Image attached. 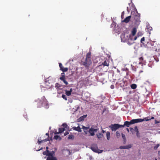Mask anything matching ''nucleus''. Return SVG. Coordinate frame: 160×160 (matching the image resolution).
<instances>
[{
  "label": "nucleus",
  "instance_id": "nucleus-1",
  "mask_svg": "<svg viewBox=\"0 0 160 160\" xmlns=\"http://www.w3.org/2000/svg\"><path fill=\"white\" fill-rule=\"evenodd\" d=\"M150 50L155 51L158 52L159 55L160 54V45L158 44L156 42H150L147 43V44L144 45Z\"/></svg>",
  "mask_w": 160,
  "mask_h": 160
},
{
  "label": "nucleus",
  "instance_id": "nucleus-2",
  "mask_svg": "<svg viewBox=\"0 0 160 160\" xmlns=\"http://www.w3.org/2000/svg\"><path fill=\"white\" fill-rule=\"evenodd\" d=\"M37 102V107L40 108L43 106L46 108H48L49 107V104L48 101L44 96L42 97L41 99H38L36 101Z\"/></svg>",
  "mask_w": 160,
  "mask_h": 160
},
{
  "label": "nucleus",
  "instance_id": "nucleus-3",
  "mask_svg": "<svg viewBox=\"0 0 160 160\" xmlns=\"http://www.w3.org/2000/svg\"><path fill=\"white\" fill-rule=\"evenodd\" d=\"M92 63L91 60V53L88 52L85 61L83 63V65L85 68H88Z\"/></svg>",
  "mask_w": 160,
  "mask_h": 160
},
{
  "label": "nucleus",
  "instance_id": "nucleus-4",
  "mask_svg": "<svg viewBox=\"0 0 160 160\" xmlns=\"http://www.w3.org/2000/svg\"><path fill=\"white\" fill-rule=\"evenodd\" d=\"M137 29L135 28H133L132 32L131 34L130 35V39L131 40H135L137 38V36H136L134 37V38H133V37L135 36L137 32Z\"/></svg>",
  "mask_w": 160,
  "mask_h": 160
},
{
  "label": "nucleus",
  "instance_id": "nucleus-5",
  "mask_svg": "<svg viewBox=\"0 0 160 160\" xmlns=\"http://www.w3.org/2000/svg\"><path fill=\"white\" fill-rule=\"evenodd\" d=\"M91 148L92 151L98 153H101L102 152L103 150L98 149V148L96 144L92 145L91 147Z\"/></svg>",
  "mask_w": 160,
  "mask_h": 160
},
{
  "label": "nucleus",
  "instance_id": "nucleus-6",
  "mask_svg": "<svg viewBox=\"0 0 160 160\" xmlns=\"http://www.w3.org/2000/svg\"><path fill=\"white\" fill-rule=\"evenodd\" d=\"M43 154L48 156V157H55V152L53 151L50 152L49 150H46V151L43 152Z\"/></svg>",
  "mask_w": 160,
  "mask_h": 160
},
{
  "label": "nucleus",
  "instance_id": "nucleus-7",
  "mask_svg": "<svg viewBox=\"0 0 160 160\" xmlns=\"http://www.w3.org/2000/svg\"><path fill=\"white\" fill-rule=\"evenodd\" d=\"M51 82V80L48 79V78L46 79L45 81V88H50L52 86Z\"/></svg>",
  "mask_w": 160,
  "mask_h": 160
},
{
  "label": "nucleus",
  "instance_id": "nucleus-8",
  "mask_svg": "<svg viewBox=\"0 0 160 160\" xmlns=\"http://www.w3.org/2000/svg\"><path fill=\"white\" fill-rule=\"evenodd\" d=\"M119 124H111L109 127L110 128L112 131H116L119 128Z\"/></svg>",
  "mask_w": 160,
  "mask_h": 160
},
{
  "label": "nucleus",
  "instance_id": "nucleus-9",
  "mask_svg": "<svg viewBox=\"0 0 160 160\" xmlns=\"http://www.w3.org/2000/svg\"><path fill=\"white\" fill-rule=\"evenodd\" d=\"M98 130V128H94L92 127L89 129V132L90 133V135L93 136L95 135L94 132H96Z\"/></svg>",
  "mask_w": 160,
  "mask_h": 160
},
{
  "label": "nucleus",
  "instance_id": "nucleus-10",
  "mask_svg": "<svg viewBox=\"0 0 160 160\" xmlns=\"http://www.w3.org/2000/svg\"><path fill=\"white\" fill-rule=\"evenodd\" d=\"M142 122H143V120H142L141 118L133 119L131 120V122L132 124Z\"/></svg>",
  "mask_w": 160,
  "mask_h": 160
},
{
  "label": "nucleus",
  "instance_id": "nucleus-11",
  "mask_svg": "<svg viewBox=\"0 0 160 160\" xmlns=\"http://www.w3.org/2000/svg\"><path fill=\"white\" fill-rule=\"evenodd\" d=\"M59 67L60 68V69L63 72H67L68 70V68L63 67L61 63H59Z\"/></svg>",
  "mask_w": 160,
  "mask_h": 160
},
{
  "label": "nucleus",
  "instance_id": "nucleus-12",
  "mask_svg": "<svg viewBox=\"0 0 160 160\" xmlns=\"http://www.w3.org/2000/svg\"><path fill=\"white\" fill-rule=\"evenodd\" d=\"M132 146L130 144L124 146H121L119 148L121 149H128L131 148Z\"/></svg>",
  "mask_w": 160,
  "mask_h": 160
},
{
  "label": "nucleus",
  "instance_id": "nucleus-13",
  "mask_svg": "<svg viewBox=\"0 0 160 160\" xmlns=\"http://www.w3.org/2000/svg\"><path fill=\"white\" fill-rule=\"evenodd\" d=\"M136 14H137V15L136 14V15H135V16L134 17V19L135 20L136 22H138L139 20L140 19V14L138 13L137 11L136 12Z\"/></svg>",
  "mask_w": 160,
  "mask_h": 160
},
{
  "label": "nucleus",
  "instance_id": "nucleus-14",
  "mask_svg": "<svg viewBox=\"0 0 160 160\" xmlns=\"http://www.w3.org/2000/svg\"><path fill=\"white\" fill-rule=\"evenodd\" d=\"M131 17V16H130L128 17H127L125 19H124L123 21H122V22H125L126 23H128L130 21Z\"/></svg>",
  "mask_w": 160,
  "mask_h": 160
},
{
  "label": "nucleus",
  "instance_id": "nucleus-15",
  "mask_svg": "<svg viewBox=\"0 0 160 160\" xmlns=\"http://www.w3.org/2000/svg\"><path fill=\"white\" fill-rule=\"evenodd\" d=\"M72 128L73 130L77 131L79 132H82L81 128L79 126H78L77 127H74Z\"/></svg>",
  "mask_w": 160,
  "mask_h": 160
},
{
  "label": "nucleus",
  "instance_id": "nucleus-16",
  "mask_svg": "<svg viewBox=\"0 0 160 160\" xmlns=\"http://www.w3.org/2000/svg\"><path fill=\"white\" fill-rule=\"evenodd\" d=\"M134 130L136 132V134L137 135V136L138 137H140V135H139V133L138 130V128L137 127V126H136L134 127Z\"/></svg>",
  "mask_w": 160,
  "mask_h": 160
},
{
  "label": "nucleus",
  "instance_id": "nucleus-17",
  "mask_svg": "<svg viewBox=\"0 0 160 160\" xmlns=\"http://www.w3.org/2000/svg\"><path fill=\"white\" fill-rule=\"evenodd\" d=\"M131 124H132L131 121L130 122L126 121L124 122V125L127 127H129Z\"/></svg>",
  "mask_w": 160,
  "mask_h": 160
},
{
  "label": "nucleus",
  "instance_id": "nucleus-18",
  "mask_svg": "<svg viewBox=\"0 0 160 160\" xmlns=\"http://www.w3.org/2000/svg\"><path fill=\"white\" fill-rule=\"evenodd\" d=\"M46 160H58L56 157H47Z\"/></svg>",
  "mask_w": 160,
  "mask_h": 160
},
{
  "label": "nucleus",
  "instance_id": "nucleus-19",
  "mask_svg": "<svg viewBox=\"0 0 160 160\" xmlns=\"http://www.w3.org/2000/svg\"><path fill=\"white\" fill-rule=\"evenodd\" d=\"M106 136L107 139L108 140H109L110 138V133L109 132H107Z\"/></svg>",
  "mask_w": 160,
  "mask_h": 160
},
{
  "label": "nucleus",
  "instance_id": "nucleus-20",
  "mask_svg": "<svg viewBox=\"0 0 160 160\" xmlns=\"http://www.w3.org/2000/svg\"><path fill=\"white\" fill-rule=\"evenodd\" d=\"M102 65L104 66H109V63L108 61L105 60L102 63Z\"/></svg>",
  "mask_w": 160,
  "mask_h": 160
},
{
  "label": "nucleus",
  "instance_id": "nucleus-21",
  "mask_svg": "<svg viewBox=\"0 0 160 160\" xmlns=\"http://www.w3.org/2000/svg\"><path fill=\"white\" fill-rule=\"evenodd\" d=\"M47 141H49V140L48 139H47V138H46L44 140H41V141H40L39 140H38V143L39 144H40L41 143L46 142Z\"/></svg>",
  "mask_w": 160,
  "mask_h": 160
},
{
  "label": "nucleus",
  "instance_id": "nucleus-22",
  "mask_svg": "<svg viewBox=\"0 0 160 160\" xmlns=\"http://www.w3.org/2000/svg\"><path fill=\"white\" fill-rule=\"evenodd\" d=\"M103 135L102 133H99L97 134V138L99 139L102 138L103 137Z\"/></svg>",
  "mask_w": 160,
  "mask_h": 160
},
{
  "label": "nucleus",
  "instance_id": "nucleus-23",
  "mask_svg": "<svg viewBox=\"0 0 160 160\" xmlns=\"http://www.w3.org/2000/svg\"><path fill=\"white\" fill-rule=\"evenodd\" d=\"M65 130V128H60L59 129V132L60 133L62 132Z\"/></svg>",
  "mask_w": 160,
  "mask_h": 160
},
{
  "label": "nucleus",
  "instance_id": "nucleus-24",
  "mask_svg": "<svg viewBox=\"0 0 160 160\" xmlns=\"http://www.w3.org/2000/svg\"><path fill=\"white\" fill-rule=\"evenodd\" d=\"M139 59L140 61L139 63V64L141 65L142 66H143V63L142 62V61L143 60V57H140L139 58Z\"/></svg>",
  "mask_w": 160,
  "mask_h": 160
},
{
  "label": "nucleus",
  "instance_id": "nucleus-25",
  "mask_svg": "<svg viewBox=\"0 0 160 160\" xmlns=\"http://www.w3.org/2000/svg\"><path fill=\"white\" fill-rule=\"evenodd\" d=\"M61 80L63 81V82L66 84V85H67L68 84V82L66 80L65 78H61L60 79Z\"/></svg>",
  "mask_w": 160,
  "mask_h": 160
},
{
  "label": "nucleus",
  "instance_id": "nucleus-26",
  "mask_svg": "<svg viewBox=\"0 0 160 160\" xmlns=\"http://www.w3.org/2000/svg\"><path fill=\"white\" fill-rule=\"evenodd\" d=\"M87 116V115H85L80 117L79 118L80 121H82Z\"/></svg>",
  "mask_w": 160,
  "mask_h": 160
},
{
  "label": "nucleus",
  "instance_id": "nucleus-27",
  "mask_svg": "<svg viewBox=\"0 0 160 160\" xmlns=\"http://www.w3.org/2000/svg\"><path fill=\"white\" fill-rule=\"evenodd\" d=\"M131 87L132 89H134L136 88L137 85L135 84H133L131 85Z\"/></svg>",
  "mask_w": 160,
  "mask_h": 160
},
{
  "label": "nucleus",
  "instance_id": "nucleus-28",
  "mask_svg": "<svg viewBox=\"0 0 160 160\" xmlns=\"http://www.w3.org/2000/svg\"><path fill=\"white\" fill-rule=\"evenodd\" d=\"M65 93L67 96H69L71 95V92H69V91L68 90H65Z\"/></svg>",
  "mask_w": 160,
  "mask_h": 160
},
{
  "label": "nucleus",
  "instance_id": "nucleus-29",
  "mask_svg": "<svg viewBox=\"0 0 160 160\" xmlns=\"http://www.w3.org/2000/svg\"><path fill=\"white\" fill-rule=\"evenodd\" d=\"M74 138V136L72 135H69L68 137V139H73Z\"/></svg>",
  "mask_w": 160,
  "mask_h": 160
},
{
  "label": "nucleus",
  "instance_id": "nucleus-30",
  "mask_svg": "<svg viewBox=\"0 0 160 160\" xmlns=\"http://www.w3.org/2000/svg\"><path fill=\"white\" fill-rule=\"evenodd\" d=\"M89 128L88 127H86L83 126H82V129H83L84 130V132L85 133H86V130H87Z\"/></svg>",
  "mask_w": 160,
  "mask_h": 160
},
{
  "label": "nucleus",
  "instance_id": "nucleus-31",
  "mask_svg": "<svg viewBox=\"0 0 160 160\" xmlns=\"http://www.w3.org/2000/svg\"><path fill=\"white\" fill-rule=\"evenodd\" d=\"M141 119L143 120V121H148L151 120V119L149 118L148 117H146L143 119Z\"/></svg>",
  "mask_w": 160,
  "mask_h": 160
},
{
  "label": "nucleus",
  "instance_id": "nucleus-32",
  "mask_svg": "<svg viewBox=\"0 0 160 160\" xmlns=\"http://www.w3.org/2000/svg\"><path fill=\"white\" fill-rule=\"evenodd\" d=\"M54 139L56 140H57L58 139H59L60 140H61V138L58 135H55L54 136Z\"/></svg>",
  "mask_w": 160,
  "mask_h": 160
},
{
  "label": "nucleus",
  "instance_id": "nucleus-33",
  "mask_svg": "<svg viewBox=\"0 0 160 160\" xmlns=\"http://www.w3.org/2000/svg\"><path fill=\"white\" fill-rule=\"evenodd\" d=\"M153 65V62L152 61H150L149 63L148 64V66L150 67H152V66Z\"/></svg>",
  "mask_w": 160,
  "mask_h": 160
},
{
  "label": "nucleus",
  "instance_id": "nucleus-34",
  "mask_svg": "<svg viewBox=\"0 0 160 160\" xmlns=\"http://www.w3.org/2000/svg\"><path fill=\"white\" fill-rule=\"evenodd\" d=\"M61 77L60 78H60H63V79L65 78V74L64 73V72L61 73Z\"/></svg>",
  "mask_w": 160,
  "mask_h": 160
},
{
  "label": "nucleus",
  "instance_id": "nucleus-35",
  "mask_svg": "<svg viewBox=\"0 0 160 160\" xmlns=\"http://www.w3.org/2000/svg\"><path fill=\"white\" fill-rule=\"evenodd\" d=\"M122 136L123 140L124 141V142H125L126 141V138L125 135L123 133H122Z\"/></svg>",
  "mask_w": 160,
  "mask_h": 160
},
{
  "label": "nucleus",
  "instance_id": "nucleus-36",
  "mask_svg": "<svg viewBox=\"0 0 160 160\" xmlns=\"http://www.w3.org/2000/svg\"><path fill=\"white\" fill-rule=\"evenodd\" d=\"M116 135L117 138H118L119 137L120 134L118 131H117L116 132Z\"/></svg>",
  "mask_w": 160,
  "mask_h": 160
},
{
  "label": "nucleus",
  "instance_id": "nucleus-37",
  "mask_svg": "<svg viewBox=\"0 0 160 160\" xmlns=\"http://www.w3.org/2000/svg\"><path fill=\"white\" fill-rule=\"evenodd\" d=\"M145 41V38L144 37H143L141 39V42L144 45V43H143V42Z\"/></svg>",
  "mask_w": 160,
  "mask_h": 160
},
{
  "label": "nucleus",
  "instance_id": "nucleus-38",
  "mask_svg": "<svg viewBox=\"0 0 160 160\" xmlns=\"http://www.w3.org/2000/svg\"><path fill=\"white\" fill-rule=\"evenodd\" d=\"M62 97L65 100H67V97L65 95L63 94L62 95Z\"/></svg>",
  "mask_w": 160,
  "mask_h": 160
},
{
  "label": "nucleus",
  "instance_id": "nucleus-39",
  "mask_svg": "<svg viewBox=\"0 0 160 160\" xmlns=\"http://www.w3.org/2000/svg\"><path fill=\"white\" fill-rule=\"evenodd\" d=\"M62 126L63 127V128H65H65H67L68 127V125H67V124L64 123L62 124Z\"/></svg>",
  "mask_w": 160,
  "mask_h": 160
},
{
  "label": "nucleus",
  "instance_id": "nucleus-40",
  "mask_svg": "<svg viewBox=\"0 0 160 160\" xmlns=\"http://www.w3.org/2000/svg\"><path fill=\"white\" fill-rule=\"evenodd\" d=\"M131 67L132 70L134 71H136V67H135L134 66H133L132 65H131Z\"/></svg>",
  "mask_w": 160,
  "mask_h": 160
},
{
  "label": "nucleus",
  "instance_id": "nucleus-41",
  "mask_svg": "<svg viewBox=\"0 0 160 160\" xmlns=\"http://www.w3.org/2000/svg\"><path fill=\"white\" fill-rule=\"evenodd\" d=\"M159 144H157V145L155 146L154 147V149L155 150H156L159 147Z\"/></svg>",
  "mask_w": 160,
  "mask_h": 160
},
{
  "label": "nucleus",
  "instance_id": "nucleus-42",
  "mask_svg": "<svg viewBox=\"0 0 160 160\" xmlns=\"http://www.w3.org/2000/svg\"><path fill=\"white\" fill-rule=\"evenodd\" d=\"M130 129L131 131L132 132V133L133 134L134 131V129H133V128H130Z\"/></svg>",
  "mask_w": 160,
  "mask_h": 160
},
{
  "label": "nucleus",
  "instance_id": "nucleus-43",
  "mask_svg": "<svg viewBox=\"0 0 160 160\" xmlns=\"http://www.w3.org/2000/svg\"><path fill=\"white\" fill-rule=\"evenodd\" d=\"M69 134V132L68 131H66L64 133V136H66L68 134Z\"/></svg>",
  "mask_w": 160,
  "mask_h": 160
},
{
  "label": "nucleus",
  "instance_id": "nucleus-44",
  "mask_svg": "<svg viewBox=\"0 0 160 160\" xmlns=\"http://www.w3.org/2000/svg\"><path fill=\"white\" fill-rule=\"evenodd\" d=\"M125 126L124 125H124H120L119 124V128H121V127H124Z\"/></svg>",
  "mask_w": 160,
  "mask_h": 160
},
{
  "label": "nucleus",
  "instance_id": "nucleus-45",
  "mask_svg": "<svg viewBox=\"0 0 160 160\" xmlns=\"http://www.w3.org/2000/svg\"><path fill=\"white\" fill-rule=\"evenodd\" d=\"M110 88L111 89H113L114 88V86L113 85H112L111 86Z\"/></svg>",
  "mask_w": 160,
  "mask_h": 160
},
{
  "label": "nucleus",
  "instance_id": "nucleus-46",
  "mask_svg": "<svg viewBox=\"0 0 160 160\" xmlns=\"http://www.w3.org/2000/svg\"><path fill=\"white\" fill-rule=\"evenodd\" d=\"M154 59L156 61V62H158V58H156L154 57Z\"/></svg>",
  "mask_w": 160,
  "mask_h": 160
},
{
  "label": "nucleus",
  "instance_id": "nucleus-47",
  "mask_svg": "<svg viewBox=\"0 0 160 160\" xmlns=\"http://www.w3.org/2000/svg\"><path fill=\"white\" fill-rule=\"evenodd\" d=\"M160 122L158 121H157V120H155V123H158Z\"/></svg>",
  "mask_w": 160,
  "mask_h": 160
},
{
  "label": "nucleus",
  "instance_id": "nucleus-48",
  "mask_svg": "<svg viewBox=\"0 0 160 160\" xmlns=\"http://www.w3.org/2000/svg\"><path fill=\"white\" fill-rule=\"evenodd\" d=\"M105 132V131H104V130H102V133H104Z\"/></svg>",
  "mask_w": 160,
  "mask_h": 160
},
{
  "label": "nucleus",
  "instance_id": "nucleus-49",
  "mask_svg": "<svg viewBox=\"0 0 160 160\" xmlns=\"http://www.w3.org/2000/svg\"><path fill=\"white\" fill-rule=\"evenodd\" d=\"M124 13V12H122V15H121V17H122V16H123V15Z\"/></svg>",
  "mask_w": 160,
  "mask_h": 160
},
{
  "label": "nucleus",
  "instance_id": "nucleus-50",
  "mask_svg": "<svg viewBox=\"0 0 160 160\" xmlns=\"http://www.w3.org/2000/svg\"><path fill=\"white\" fill-rule=\"evenodd\" d=\"M69 92H71V93H72V88H71L70 89V90L69 91Z\"/></svg>",
  "mask_w": 160,
  "mask_h": 160
},
{
  "label": "nucleus",
  "instance_id": "nucleus-51",
  "mask_svg": "<svg viewBox=\"0 0 160 160\" xmlns=\"http://www.w3.org/2000/svg\"><path fill=\"white\" fill-rule=\"evenodd\" d=\"M59 133V132H55L54 134H58Z\"/></svg>",
  "mask_w": 160,
  "mask_h": 160
},
{
  "label": "nucleus",
  "instance_id": "nucleus-52",
  "mask_svg": "<svg viewBox=\"0 0 160 160\" xmlns=\"http://www.w3.org/2000/svg\"><path fill=\"white\" fill-rule=\"evenodd\" d=\"M126 130H127V131L128 132H129V129H128V128H126Z\"/></svg>",
  "mask_w": 160,
  "mask_h": 160
},
{
  "label": "nucleus",
  "instance_id": "nucleus-53",
  "mask_svg": "<svg viewBox=\"0 0 160 160\" xmlns=\"http://www.w3.org/2000/svg\"><path fill=\"white\" fill-rule=\"evenodd\" d=\"M143 72V71L142 70H140L139 71V73H141V72Z\"/></svg>",
  "mask_w": 160,
  "mask_h": 160
},
{
  "label": "nucleus",
  "instance_id": "nucleus-54",
  "mask_svg": "<svg viewBox=\"0 0 160 160\" xmlns=\"http://www.w3.org/2000/svg\"><path fill=\"white\" fill-rule=\"evenodd\" d=\"M154 117H151V118L150 119H151H151H154Z\"/></svg>",
  "mask_w": 160,
  "mask_h": 160
},
{
  "label": "nucleus",
  "instance_id": "nucleus-55",
  "mask_svg": "<svg viewBox=\"0 0 160 160\" xmlns=\"http://www.w3.org/2000/svg\"><path fill=\"white\" fill-rule=\"evenodd\" d=\"M46 135L49 137V134L48 133H46Z\"/></svg>",
  "mask_w": 160,
  "mask_h": 160
},
{
  "label": "nucleus",
  "instance_id": "nucleus-56",
  "mask_svg": "<svg viewBox=\"0 0 160 160\" xmlns=\"http://www.w3.org/2000/svg\"><path fill=\"white\" fill-rule=\"evenodd\" d=\"M158 154L160 156V151L158 152Z\"/></svg>",
  "mask_w": 160,
  "mask_h": 160
},
{
  "label": "nucleus",
  "instance_id": "nucleus-57",
  "mask_svg": "<svg viewBox=\"0 0 160 160\" xmlns=\"http://www.w3.org/2000/svg\"><path fill=\"white\" fill-rule=\"evenodd\" d=\"M46 148L47 150H48V147H47Z\"/></svg>",
  "mask_w": 160,
  "mask_h": 160
},
{
  "label": "nucleus",
  "instance_id": "nucleus-58",
  "mask_svg": "<svg viewBox=\"0 0 160 160\" xmlns=\"http://www.w3.org/2000/svg\"><path fill=\"white\" fill-rule=\"evenodd\" d=\"M139 33H138V35H137V36H138V37L139 36Z\"/></svg>",
  "mask_w": 160,
  "mask_h": 160
},
{
  "label": "nucleus",
  "instance_id": "nucleus-59",
  "mask_svg": "<svg viewBox=\"0 0 160 160\" xmlns=\"http://www.w3.org/2000/svg\"><path fill=\"white\" fill-rule=\"evenodd\" d=\"M128 44H129V45L131 44H130L129 42H128Z\"/></svg>",
  "mask_w": 160,
  "mask_h": 160
},
{
  "label": "nucleus",
  "instance_id": "nucleus-60",
  "mask_svg": "<svg viewBox=\"0 0 160 160\" xmlns=\"http://www.w3.org/2000/svg\"><path fill=\"white\" fill-rule=\"evenodd\" d=\"M118 72H120L118 70H117Z\"/></svg>",
  "mask_w": 160,
  "mask_h": 160
},
{
  "label": "nucleus",
  "instance_id": "nucleus-61",
  "mask_svg": "<svg viewBox=\"0 0 160 160\" xmlns=\"http://www.w3.org/2000/svg\"><path fill=\"white\" fill-rule=\"evenodd\" d=\"M155 160H157V159L155 158Z\"/></svg>",
  "mask_w": 160,
  "mask_h": 160
},
{
  "label": "nucleus",
  "instance_id": "nucleus-62",
  "mask_svg": "<svg viewBox=\"0 0 160 160\" xmlns=\"http://www.w3.org/2000/svg\"><path fill=\"white\" fill-rule=\"evenodd\" d=\"M132 12H131V14H132Z\"/></svg>",
  "mask_w": 160,
  "mask_h": 160
}]
</instances>
